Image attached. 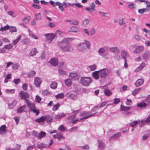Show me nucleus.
<instances>
[{
  "instance_id": "f257e3e1",
  "label": "nucleus",
  "mask_w": 150,
  "mask_h": 150,
  "mask_svg": "<svg viewBox=\"0 0 150 150\" xmlns=\"http://www.w3.org/2000/svg\"><path fill=\"white\" fill-rule=\"evenodd\" d=\"M58 45L61 50L63 52H71L73 50L70 44L66 39H63L58 43Z\"/></svg>"
},
{
  "instance_id": "f03ea898",
  "label": "nucleus",
  "mask_w": 150,
  "mask_h": 150,
  "mask_svg": "<svg viewBox=\"0 0 150 150\" xmlns=\"http://www.w3.org/2000/svg\"><path fill=\"white\" fill-rule=\"evenodd\" d=\"M90 42L87 40H84L83 42H80L77 45L78 49L81 51L85 50L86 48H89L90 46Z\"/></svg>"
},
{
  "instance_id": "7ed1b4c3",
  "label": "nucleus",
  "mask_w": 150,
  "mask_h": 150,
  "mask_svg": "<svg viewBox=\"0 0 150 150\" xmlns=\"http://www.w3.org/2000/svg\"><path fill=\"white\" fill-rule=\"evenodd\" d=\"M80 83L83 86H88L92 82V78L89 77H82L80 79Z\"/></svg>"
},
{
  "instance_id": "20e7f679",
  "label": "nucleus",
  "mask_w": 150,
  "mask_h": 150,
  "mask_svg": "<svg viewBox=\"0 0 150 150\" xmlns=\"http://www.w3.org/2000/svg\"><path fill=\"white\" fill-rule=\"evenodd\" d=\"M100 76L101 78H105L108 75V70L107 69L105 68L99 70Z\"/></svg>"
},
{
  "instance_id": "39448f33",
  "label": "nucleus",
  "mask_w": 150,
  "mask_h": 150,
  "mask_svg": "<svg viewBox=\"0 0 150 150\" xmlns=\"http://www.w3.org/2000/svg\"><path fill=\"white\" fill-rule=\"evenodd\" d=\"M79 111V110H72V113L74 114L70 116L67 119L66 121L68 123H71L72 121L76 117V114L78 113Z\"/></svg>"
},
{
  "instance_id": "423d86ee",
  "label": "nucleus",
  "mask_w": 150,
  "mask_h": 150,
  "mask_svg": "<svg viewBox=\"0 0 150 150\" xmlns=\"http://www.w3.org/2000/svg\"><path fill=\"white\" fill-rule=\"evenodd\" d=\"M45 35L46 37L47 41L49 42H51L55 38L56 34L52 33H48L45 34Z\"/></svg>"
},
{
  "instance_id": "0eeeda50",
  "label": "nucleus",
  "mask_w": 150,
  "mask_h": 150,
  "mask_svg": "<svg viewBox=\"0 0 150 150\" xmlns=\"http://www.w3.org/2000/svg\"><path fill=\"white\" fill-rule=\"evenodd\" d=\"M20 96L22 99L25 100L29 97V95L28 92L24 91H21L20 93Z\"/></svg>"
},
{
  "instance_id": "6e6552de",
  "label": "nucleus",
  "mask_w": 150,
  "mask_h": 150,
  "mask_svg": "<svg viewBox=\"0 0 150 150\" xmlns=\"http://www.w3.org/2000/svg\"><path fill=\"white\" fill-rule=\"evenodd\" d=\"M98 148L100 150H103L105 148V144L104 142L101 139L98 140Z\"/></svg>"
},
{
  "instance_id": "1a4fd4ad",
  "label": "nucleus",
  "mask_w": 150,
  "mask_h": 150,
  "mask_svg": "<svg viewBox=\"0 0 150 150\" xmlns=\"http://www.w3.org/2000/svg\"><path fill=\"white\" fill-rule=\"evenodd\" d=\"M107 85L106 84L103 86V87L104 89V92L105 95L107 96H111L112 93L109 89L107 88Z\"/></svg>"
},
{
  "instance_id": "9d476101",
  "label": "nucleus",
  "mask_w": 150,
  "mask_h": 150,
  "mask_svg": "<svg viewBox=\"0 0 150 150\" xmlns=\"http://www.w3.org/2000/svg\"><path fill=\"white\" fill-rule=\"evenodd\" d=\"M144 50V48L142 46H137L134 50L133 52L135 54H139L142 52Z\"/></svg>"
},
{
  "instance_id": "9b49d317",
  "label": "nucleus",
  "mask_w": 150,
  "mask_h": 150,
  "mask_svg": "<svg viewBox=\"0 0 150 150\" xmlns=\"http://www.w3.org/2000/svg\"><path fill=\"white\" fill-rule=\"evenodd\" d=\"M144 60L146 61L150 59V53L149 51H147L144 53L142 55Z\"/></svg>"
},
{
  "instance_id": "f8f14e48",
  "label": "nucleus",
  "mask_w": 150,
  "mask_h": 150,
  "mask_svg": "<svg viewBox=\"0 0 150 150\" xmlns=\"http://www.w3.org/2000/svg\"><path fill=\"white\" fill-rule=\"evenodd\" d=\"M25 103H26L28 107L30 108V110L35 108V106L34 104L31 101L27 99L25 100Z\"/></svg>"
},
{
  "instance_id": "ddd939ff",
  "label": "nucleus",
  "mask_w": 150,
  "mask_h": 150,
  "mask_svg": "<svg viewBox=\"0 0 150 150\" xmlns=\"http://www.w3.org/2000/svg\"><path fill=\"white\" fill-rule=\"evenodd\" d=\"M97 113V112H96L93 114H91V112L90 111H83L80 114V116H88L91 115V117L93 116V115H95Z\"/></svg>"
},
{
  "instance_id": "4468645a",
  "label": "nucleus",
  "mask_w": 150,
  "mask_h": 150,
  "mask_svg": "<svg viewBox=\"0 0 150 150\" xmlns=\"http://www.w3.org/2000/svg\"><path fill=\"white\" fill-rule=\"evenodd\" d=\"M42 80L40 78L38 77H36L34 79V84L37 87H39L41 83Z\"/></svg>"
},
{
  "instance_id": "2eb2a0df",
  "label": "nucleus",
  "mask_w": 150,
  "mask_h": 150,
  "mask_svg": "<svg viewBox=\"0 0 150 150\" xmlns=\"http://www.w3.org/2000/svg\"><path fill=\"white\" fill-rule=\"evenodd\" d=\"M67 115V114L65 113H59L56 115L54 117V118L58 120H60L62 118L65 117Z\"/></svg>"
},
{
  "instance_id": "dca6fc26",
  "label": "nucleus",
  "mask_w": 150,
  "mask_h": 150,
  "mask_svg": "<svg viewBox=\"0 0 150 150\" xmlns=\"http://www.w3.org/2000/svg\"><path fill=\"white\" fill-rule=\"evenodd\" d=\"M109 50L112 52L118 53L120 52V50L117 47H111L109 48Z\"/></svg>"
},
{
  "instance_id": "f3484780",
  "label": "nucleus",
  "mask_w": 150,
  "mask_h": 150,
  "mask_svg": "<svg viewBox=\"0 0 150 150\" xmlns=\"http://www.w3.org/2000/svg\"><path fill=\"white\" fill-rule=\"evenodd\" d=\"M92 76L93 78L96 80L99 79L100 76L99 71H96L93 72Z\"/></svg>"
},
{
  "instance_id": "a211bd4d",
  "label": "nucleus",
  "mask_w": 150,
  "mask_h": 150,
  "mask_svg": "<svg viewBox=\"0 0 150 150\" xmlns=\"http://www.w3.org/2000/svg\"><path fill=\"white\" fill-rule=\"evenodd\" d=\"M53 137L54 138L57 139L58 140H60L64 138L61 132L57 133L56 134L54 135Z\"/></svg>"
},
{
  "instance_id": "6ab92c4d",
  "label": "nucleus",
  "mask_w": 150,
  "mask_h": 150,
  "mask_svg": "<svg viewBox=\"0 0 150 150\" xmlns=\"http://www.w3.org/2000/svg\"><path fill=\"white\" fill-rule=\"evenodd\" d=\"M146 65V64L144 62L142 63L134 71L135 72H138L142 70Z\"/></svg>"
},
{
  "instance_id": "aec40b11",
  "label": "nucleus",
  "mask_w": 150,
  "mask_h": 150,
  "mask_svg": "<svg viewBox=\"0 0 150 150\" xmlns=\"http://www.w3.org/2000/svg\"><path fill=\"white\" fill-rule=\"evenodd\" d=\"M6 125H2L0 127V134H2L6 133Z\"/></svg>"
},
{
  "instance_id": "412c9836",
  "label": "nucleus",
  "mask_w": 150,
  "mask_h": 150,
  "mask_svg": "<svg viewBox=\"0 0 150 150\" xmlns=\"http://www.w3.org/2000/svg\"><path fill=\"white\" fill-rule=\"evenodd\" d=\"M144 82V80L143 79H139L136 81L135 85L136 87H139L142 85Z\"/></svg>"
},
{
  "instance_id": "4be33fe9",
  "label": "nucleus",
  "mask_w": 150,
  "mask_h": 150,
  "mask_svg": "<svg viewBox=\"0 0 150 150\" xmlns=\"http://www.w3.org/2000/svg\"><path fill=\"white\" fill-rule=\"evenodd\" d=\"M121 134L120 133L114 134L113 135L111 136L109 138L110 141H112L116 140L117 138H119Z\"/></svg>"
},
{
  "instance_id": "5701e85b",
  "label": "nucleus",
  "mask_w": 150,
  "mask_h": 150,
  "mask_svg": "<svg viewBox=\"0 0 150 150\" xmlns=\"http://www.w3.org/2000/svg\"><path fill=\"white\" fill-rule=\"evenodd\" d=\"M50 62L52 65L55 66L58 64V59L55 58L51 59Z\"/></svg>"
},
{
  "instance_id": "b1692460",
  "label": "nucleus",
  "mask_w": 150,
  "mask_h": 150,
  "mask_svg": "<svg viewBox=\"0 0 150 150\" xmlns=\"http://www.w3.org/2000/svg\"><path fill=\"white\" fill-rule=\"evenodd\" d=\"M149 136H150V130H148L146 132V133L143 136L142 138V140H146Z\"/></svg>"
},
{
  "instance_id": "393cba45",
  "label": "nucleus",
  "mask_w": 150,
  "mask_h": 150,
  "mask_svg": "<svg viewBox=\"0 0 150 150\" xmlns=\"http://www.w3.org/2000/svg\"><path fill=\"white\" fill-rule=\"evenodd\" d=\"M121 54L122 59H123L124 60L127 59L126 57H127L128 55L127 52V51L124 50H122L121 52Z\"/></svg>"
},
{
  "instance_id": "a878e982",
  "label": "nucleus",
  "mask_w": 150,
  "mask_h": 150,
  "mask_svg": "<svg viewBox=\"0 0 150 150\" xmlns=\"http://www.w3.org/2000/svg\"><path fill=\"white\" fill-rule=\"evenodd\" d=\"M132 107L131 106L126 107L122 105H121L120 106V110L121 111L125 112H126L129 110Z\"/></svg>"
},
{
  "instance_id": "bb28decb",
  "label": "nucleus",
  "mask_w": 150,
  "mask_h": 150,
  "mask_svg": "<svg viewBox=\"0 0 150 150\" xmlns=\"http://www.w3.org/2000/svg\"><path fill=\"white\" fill-rule=\"evenodd\" d=\"M38 52L36 48H33L29 54L30 56H33L36 55V54Z\"/></svg>"
},
{
  "instance_id": "cd10ccee",
  "label": "nucleus",
  "mask_w": 150,
  "mask_h": 150,
  "mask_svg": "<svg viewBox=\"0 0 150 150\" xmlns=\"http://www.w3.org/2000/svg\"><path fill=\"white\" fill-rule=\"evenodd\" d=\"M58 71L59 73L62 75H65L67 74L68 72L64 71L62 68H60L58 69Z\"/></svg>"
},
{
  "instance_id": "c85d7f7f",
  "label": "nucleus",
  "mask_w": 150,
  "mask_h": 150,
  "mask_svg": "<svg viewBox=\"0 0 150 150\" xmlns=\"http://www.w3.org/2000/svg\"><path fill=\"white\" fill-rule=\"evenodd\" d=\"M90 20L88 18L85 19L82 23V25L85 27H87L90 22Z\"/></svg>"
},
{
  "instance_id": "c756f323",
  "label": "nucleus",
  "mask_w": 150,
  "mask_h": 150,
  "mask_svg": "<svg viewBox=\"0 0 150 150\" xmlns=\"http://www.w3.org/2000/svg\"><path fill=\"white\" fill-rule=\"evenodd\" d=\"M44 121H46V122L48 123L51 122L53 120L52 117L49 115L44 116Z\"/></svg>"
},
{
  "instance_id": "7c9ffc66",
  "label": "nucleus",
  "mask_w": 150,
  "mask_h": 150,
  "mask_svg": "<svg viewBox=\"0 0 150 150\" xmlns=\"http://www.w3.org/2000/svg\"><path fill=\"white\" fill-rule=\"evenodd\" d=\"M69 5L70 6L74 7L75 6L76 7H78L79 8H81L83 7V6L81 5L79 3H78L76 4L75 3H69Z\"/></svg>"
},
{
  "instance_id": "2f4dec72",
  "label": "nucleus",
  "mask_w": 150,
  "mask_h": 150,
  "mask_svg": "<svg viewBox=\"0 0 150 150\" xmlns=\"http://www.w3.org/2000/svg\"><path fill=\"white\" fill-rule=\"evenodd\" d=\"M105 52V50L103 47L100 48L98 51V54L100 56L103 55Z\"/></svg>"
},
{
  "instance_id": "473e14b6",
  "label": "nucleus",
  "mask_w": 150,
  "mask_h": 150,
  "mask_svg": "<svg viewBox=\"0 0 150 150\" xmlns=\"http://www.w3.org/2000/svg\"><path fill=\"white\" fill-rule=\"evenodd\" d=\"M64 83L68 87L71 86L72 84L71 81L70 79H67L65 80Z\"/></svg>"
},
{
  "instance_id": "72a5a7b5",
  "label": "nucleus",
  "mask_w": 150,
  "mask_h": 150,
  "mask_svg": "<svg viewBox=\"0 0 150 150\" xmlns=\"http://www.w3.org/2000/svg\"><path fill=\"white\" fill-rule=\"evenodd\" d=\"M46 135V133L45 132L41 131L38 135V139H40L42 138L45 137Z\"/></svg>"
},
{
  "instance_id": "f704fd0d",
  "label": "nucleus",
  "mask_w": 150,
  "mask_h": 150,
  "mask_svg": "<svg viewBox=\"0 0 150 150\" xmlns=\"http://www.w3.org/2000/svg\"><path fill=\"white\" fill-rule=\"evenodd\" d=\"M47 146V145L42 143H40L38 144L37 147L40 149H42L45 148Z\"/></svg>"
},
{
  "instance_id": "c9c22d12",
  "label": "nucleus",
  "mask_w": 150,
  "mask_h": 150,
  "mask_svg": "<svg viewBox=\"0 0 150 150\" xmlns=\"http://www.w3.org/2000/svg\"><path fill=\"white\" fill-rule=\"evenodd\" d=\"M64 96V94L63 93H59L55 96V97L57 99H62Z\"/></svg>"
},
{
  "instance_id": "e433bc0d",
  "label": "nucleus",
  "mask_w": 150,
  "mask_h": 150,
  "mask_svg": "<svg viewBox=\"0 0 150 150\" xmlns=\"http://www.w3.org/2000/svg\"><path fill=\"white\" fill-rule=\"evenodd\" d=\"M22 37V36L21 35H19L18 36V38H17L16 39L13 40V43L14 45H15L16 44H17L19 41L21 39V38Z\"/></svg>"
},
{
  "instance_id": "4c0bfd02",
  "label": "nucleus",
  "mask_w": 150,
  "mask_h": 150,
  "mask_svg": "<svg viewBox=\"0 0 150 150\" xmlns=\"http://www.w3.org/2000/svg\"><path fill=\"white\" fill-rule=\"evenodd\" d=\"M146 106V103H138L137 105V107H139L140 108H144Z\"/></svg>"
},
{
  "instance_id": "58836bf2",
  "label": "nucleus",
  "mask_w": 150,
  "mask_h": 150,
  "mask_svg": "<svg viewBox=\"0 0 150 150\" xmlns=\"http://www.w3.org/2000/svg\"><path fill=\"white\" fill-rule=\"evenodd\" d=\"M141 90V88H138L136 89H134L133 91H132V94L134 96H135Z\"/></svg>"
},
{
  "instance_id": "ea45409f",
  "label": "nucleus",
  "mask_w": 150,
  "mask_h": 150,
  "mask_svg": "<svg viewBox=\"0 0 150 150\" xmlns=\"http://www.w3.org/2000/svg\"><path fill=\"white\" fill-rule=\"evenodd\" d=\"M138 121L139 125L140 127H142L144 124H146V122H145V120H141V121H140L139 120Z\"/></svg>"
},
{
  "instance_id": "a19ab883",
  "label": "nucleus",
  "mask_w": 150,
  "mask_h": 150,
  "mask_svg": "<svg viewBox=\"0 0 150 150\" xmlns=\"http://www.w3.org/2000/svg\"><path fill=\"white\" fill-rule=\"evenodd\" d=\"M57 86V83L55 81L53 82L50 85V87L51 88L55 89Z\"/></svg>"
},
{
  "instance_id": "79ce46f5",
  "label": "nucleus",
  "mask_w": 150,
  "mask_h": 150,
  "mask_svg": "<svg viewBox=\"0 0 150 150\" xmlns=\"http://www.w3.org/2000/svg\"><path fill=\"white\" fill-rule=\"evenodd\" d=\"M35 72L33 70L31 71L30 72L28 75V77L30 78L34 76L35 74Z\"/></svg>"
},
{
  "instance_id": "37998d69",
  "label": "nucleus",
  "mask_w": 150,
  "mask_h": 150,
  "mask_svg": "<svg viewBox=\"0 0 150 150\" xmlns=\"http://www.w3.org/2000/svg\"><path fill=\"white\" fill-rule=\"evenodd\" d=\"M77 74L76 73L74 72H72L70 73L69 74V76L70 78L73 79L77 76Z\"/></svg>"
},
{
  "instance_id": "c03bdc74",
  "label": "nucleus",
  "mask_w": 150,
  "mask_h": 150,
  "mask_svg": "<svg viewBox=\"0 0 150 150\" xmlns=\"http://www.w3.org/2000/svg\"><path fill=\"white\" fill-rule=\"evenodd\" d=\"M60 106V104L57 103L56 105H54L53 106L52 110L53 111H56L57 110Z\"/></svg>"
},
{
  "instance_id": "a18cd8bd",
  "label": "nucleus",
  "mask_w": 150,
  "mask_h": 150,
  "mask_svg": "<svg viewBox=\"0 0 150 150\" xmlns=\"http://www.w3.org/2000/svg\"><path fill=\"white\" fill-rule=\"evenodd\" d=\"M35 121L38 123L43 122L44 121V116H42L39 119H37L35 120Z\"/></svg>"
},
{
  "instance_id": "49530a36",
  "label": "nucleus",
  "mask_w": 150,
  "mask_h": 150,
  "mask_svg": "<svg viewBox=\"0 0 150 150\" xmlns=\"http://www.w3.org/2000/svg\"><path fill=\"white\" fill-rule=\"evenodd\" d=\"M88 68L92 71L95 70L97 68V65L95 64H93L92 65L89 66L88 67Z\"/></svg>"
},
{
  "instance_id": "de8ad7c7",
  "label": "nucleus",
  "mask_w": 150,
  "mask_h": 150,
  "mask_svg": "<svg viewBox=\"0 0 150 150\" xmlns=\"http://www.w3.org/2000/svg\"><path fill=\"white\" fill-rule=\"evenodd\" d=\"M128 7L130 9H133L136 8V4L133 3L129 4L128 5Z\"/></svg>"
},
{
  "instance_id": "09e8293b",
  "label": "nucleus",
  "mask_w": 150,
  "mask_h": 150,
  "mask_svg": "<svg viewBox=\"0 0 150 150\" xmlns=\"http://www.w3.org/2000/svg\"><path fill=\"white\" fill-rule=\"evenodd\" d=\"M9 29V26L8 25H6V26L2 27L0 28V31H4L6 30H8Z\"/></svg>"
},
{
  "instance_id": "8fccbe9b",
  "label": "nucleus",
  "mask_w": 150,
  "mask_h": 150,
  "mask_svg": "<svg viewBox=\"0 0 150 150\" xmlns=\"http://www.w3.org/2000/svg\"><path fill=\"white\" fill-rule=\"evenodd\" d=\"M25 108V105H23L21 107L17 110V112L18 113H21L23 112Z\"/></svg>"
},
{
  "instance_id": "3c124183",
  "label": "nucleus",
  "mask_w": 150,
  "mask_h": 150,
  "mask_svg": "<svg viewBox=\"0 0 150 150\" xmlns=\"http://www.w3.org/2000/svg\"><path fill=\"white\" fill-rule=\"evenodd\" d=\"M13 47V45L11 44H9L8 45H6L4 47V48L7 49H10L12 48Z\"/></svg>"
},
{
  "instance_id": "603ef678",
  "label": "nucleus",
  "mask_w": 150,
  "mask_h": 150,
  "mask_svg": "<svg viewBox=\"0 0 150 150\" xmlns=\"http://www.w3.org/2000/svg\"><path fill=\"white\" fill-rule=\"evenodd\" d=\"M37 20H40L42 19V16L40 13H38L36 14L35 15Z\"/></svg>"
},
{
  "instance_id": "864d4df0",
  "label": "nucleus",
  "mask_w": 150,
  "mask_h": 150,
  "mask_svg": "<svg viewBox=\"0 0 150 150\" xmlns=\"http://www.w3.org/2000/svg\"><path fill=\"white\" fill-rule=\"evenodd\" d=\"M30 18V16H28L27 17H25L23 19V21L25 23H28Z\"/></svg>"
},
{
  "instance_id": "5fc2aeb1",
  "label": "nucleus",
  "mask_w": 150,
  "mask_h": 150,
  "mask_svg": "<svg viewBox=\"0 0 150 150\" xmlns=\"http://www.w3.org/2000/svg\"><path fill=\"white\" fill-rule=\"evenodd\" d=\"M31 110L33 113H35L36 115H38L40 113V112L38 110L36 109V107L32 109Z\"/></svg>"
},
{
  "instance_id": "6e6d98bb",
  "label": "nucleus",
  "mask_w": 150,
  "mask_h": 150,
  "mask_svg": "<svg viewBox=\"0 0 150 150\" xmlns=\"http://www.w3.org/2000/svg\"><path fill=\"white\" fill-rule=\"evenodd\" d=\"M70 24L71 25H79V23L77 20H71V22L70 23Z\"/></svg>"
},
{
  "instance_id": "4d7b16f0",
  "label": "nucleus",
  "mask_w": 150,
  "mask_h": 150,
  "mask_svg": "<svg viewBox=\"0 0 150 150\" xmlns=\"http://www.w3.org/2000/svg\"><path fill=\"white\" fill-rule=\"evenodd\" d=\"M10 31L11 32H14L16 31V28L15 27H9Z\"/></svg>"
},
{
  "instance_id": "13d9d810",
  "label": "nucleus",
  "mask_w": 150,
  "mask_h": 150,
  "mask_svg": "<svg viewBox=\"0 0 150 150\" xmlns=\"http://www.w3.org/2000/svg\"><path fill=\"white\" fill-rule=\"evenodd\" d=\"M19 67V65L18 63H16L13 64L12 66V67L13 69H18Z\"/></svg>"
},
{
  "instance_id": "bf43d9fd",
  "label": "nucleus",
  "mask_w": 150,
  "mask_h": 150,
  "mask_svg": "<svg viewBox=\"0 0 150 150\" xmlns=\"http://www.w3.org/2000/svg\"><path fill=\"white\" fill-rule=\"evenodd\" d=\"M96 32V30L94 28L92 29L91 30L89 31V35L92 36Z\"/></svg>"
},
{
  "instance_id": "052dcab7",
  "label": "nucleus",
  "mask_w": 150,
  "mask_h": 150,
  "mask_svg": "<svg viewBox=\"0 0 150 150\" xmlns=\"http://www.w3.org/2000/svg\"><path fill=\"white\" fill-rule=\"evenodd\" d=\"M15 90L14 89H7L6 90V92L7 93L9 94H13L15 93Z\"/></svg>"
},
{
  "instance_id": "680f3d73",
  "label": "nucleus",
  "mask_w": 150,
  "mask_h": 150,
  "mask_svg": "<svg viewBox=\"0 0 150 150\" xmlns=\"http://www.w3.org/2000/svg\"><path fill=\"white\" fill-rule=\"evenodd\" d=\"M58 129L61 132H64L65 130V128L64 126L63 125H62L59 126Z\"/></svg>"
},
{
  "instance_id": "e2e57ef3",
  "label": "nucleus",
  "mask_w": 150,
  "mask_h": 150,
  "mask_svg": "<svg viewBox=\"0 0 150 150\" xmlns=\"http://www.w3.org/2000/svg\"><path fill=\"white\" fill-rule=\"evenodd\" d=\"M50 93V92L48 91L47 90L42 91V94L44 95H47L49 94Z\"/></svg>"
},
{
  "instance_id": "0e129e2a",
  "label": "nucleus",
  "mask_w": 150,
  "mask_h": 150,
  "mask_svg": "<svg viewBox=\"0 0 150 150\" xmlns=\"http://www.w3.org/2000/svg\"><path fill=\"white\" fill-rule=\"evenodd\" d=\"M69 97L73 100H75L76 98V95L73 94H71L69 96Z\"/></svg>"
},
{
  "instance_id": "69168bd1",
  "label": "nucleus",
  "mask_w": 150,
  "mask_h": 150,
  "mask_svg": "<svg viewBox=\"0 0 150 150\" xmlns=\"http://www.w3.org/2000/svg\"><path fill=\"white\" fill-rule=\"evenodd\" d=\"M145 12H147L145 8L139 9L138 10V12L140 14H142Z\"/></svg>"
},
{
  "instance_id": "338daca9",
  "label": "nucleus",
  "mask_w": 150,
  "mask_h": 150,
  "mask_svg": "<svg viewBox=\"0 0 150 150\" xmlns=\"http://www.w3.org/2000/svg\"><path fill=\"white\" fill-rule=\"evenodd\" d=\"M28 85L26 83L23 84L22 86L23 89L24 91H26L27 90Z\"/></svg>"
},
{
  "instance_id": "774afa93",
  "label": "nucleus",
  "mask_w": 150,
  "mask_h": 150,
  "mask_svg": "<svg viewBox=\"0 0 150 150\" xmlns=\"http://www.w3.org/2000/svg\"><path fill=\"white\" fill-rule=\"evenodd\" d=\"M145 120V122L146 123L147 125L150 124V114L147 117L146 119Z\"/></svg>"
}]
</instances>
